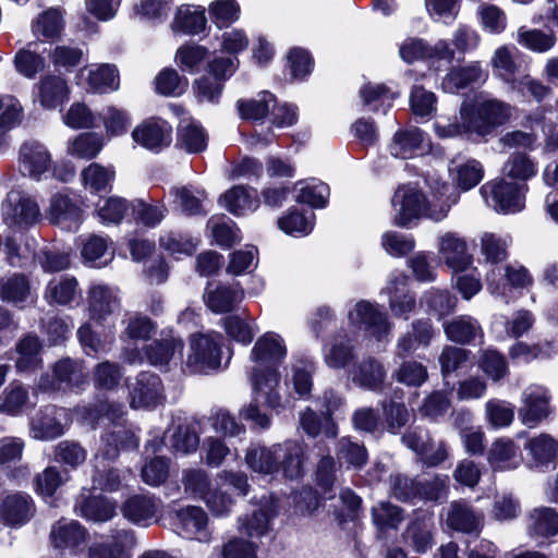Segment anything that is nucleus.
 Masks as SVG:
<instances>
[{"label":"nucleus","instance_id":"10","mask_svg":"<svg viewBox=\"0 0 558 558\" xmlns=\"http://www.w3.org/2000/svg\"><path fill=\"white\" fill-rule=\"evenodd\" d=\"M550 396L542 386H530L522 395V407L519 409V417L523 425L534 428L550 414Z\"/></svg>","mask_w":558,"mask_h":558},{"label":"nucleus","instance_id":"51","mask_svg":"<svg viewBox=\"0 0 558 558\" xmlns=\"http://www.w3.org/2000/svg\"><path fill=\"white\" fill-rule=\"evenodd\" d=\"M86 459L87 450L77 441L62 440L53 448V460L71 469H77Z\"/></svg>","mask_w":558,"mask_h":558},{"label":"nucleus","instance_id":"34","mask_svg":"<svg viewBox=\"0 0 558 558\" xmlns=\"http://www.w3.org/2000/svg\"><path fill=\"white\" fill-rule=\"evenodd\" d=\"M527 532L532 537H550L558 533V512L549 507H538L530 511Z\"/></svg>","mask_w":558,"mask_h":558},{"label":"nucleus","instance_id":"16","mask_svg":"<svg viewBox=\"0 0 558 558\" xmlns=\"http://www.w3.org/2000/svg\"><path fill=\"white\" fill-rule=\"evenodd\" d=\"M132 137L135 143L147 149L159 150L170 145L172 128L163 120L149 119L133 130Z\"/></svg>","mask_w":558,"mask_h":558},{"label":"nucleus","instance_id":"4","mask_svg":"<svg viewBox=\"0 0 558 558\" xmlns=\"http://www.w3.org/2000/svg\"><path fill=\"white\" fill-rule=\"evenodd\" d=\"M222 337L218 332L193 333L190 337V349L186 366L193 373H208L220 366Z\"/></svg>","mask_w":558,"mask_h":558},{"label":"nucleus","instance_id":"18","mask_svg":"<svg viewBox=\"0 0 558 558\" xmlns=\"http://www.w3.org/2000/svg\"><path fill=\"white\" fill-rule=\"evenodd\" d=\"M177 531L186 538L209 542L208 515L201 507L189 506L177 512Z\"/></svg>","mask_w":558,"mask_h":558},{"label":"nucleus","instance_id":"59","mask_svg":"<svg viewBox=\"0 0 558 558\" xmlns=\"http://www.w3.org/2000/svg\"><path fill=\"white\" fill-rule=\"evenodd\" d=\"M314 218L315 215L312 211L305 214L291 210L278 220V227L288 234L305 235L313 230Z\"/></svg>","mask_w":558,"mask_h":558},{"label":"nucleus","instance_id":"46","mask_svg":"<svg viewBox=\"0 0 558 558\" xmlns=\"http://www.w3.org/2000/svg\"><path fill=\"white\" fill-rule=\"evenodd\" d=\"M64 23L61 13L56 9H49L33 22V34L44 40H56L60 37Z\"/></svg>","mask_w":558,"mask_h":558},{"label":"nucleus","instance_id":"57","mask_svg":"<svg viewBox=\"0 0 558 558\" xmlns=\"http://www.w3.org/2000/svg\"><path fill=\"white\" fill-rule=\"evenodd\" d=\"M485 416L493 428L508 427L514 418V408L507 401L490 399L485 404Z\"/></svg>","mask_w":558,"mask_h":558},{"label":"nucleus","instance_id":"30","mask_svg":"<svg viewBox=\"0 0 558 558\" xmlns=\"http://www.w3.org/2000/svg\"><path fill=\"white\" fill-rule=\"evenodd\" d=\"M445 522L448 527L462 532H478L483 524V515L475 512L463 501H453L446 512Z\"/></svg>","mask_w":558,"mask_h":558},{"label":"nucleus","instance_id":"32","mask_svg":"<svg viewBox=\"0 0 558 558\" xmlns=\"http://www.w3.org/2000/svg\"><path fill=\"white\" fill-rule=\"evenodd\" d=\"M184 343L182 339L178 337H167L160 340H155L145 347V356L147 361L156 366L163 367L168 366L171 361L180 357Z\"/></svg>","mask_w":558,"mask_h":558},{"label":"nucleus","instance_id":"1","mask_svg":"<svg viewBox=\"0 0 558 558\" xmlns=\"http://www.w3.org/2000/svg\"><path fill=\"white\" fill-rule=\"evenodd\" d=\"M512 114L509 104L496 98H468L460 106L459 116L452 121H437L434 124L440 138L487 136L507 123Z\"/></svg>","mask_w":558,"mask_h":558},{"label":"nucleus","instance_id":"48","mask_svg":"<svg viewBox=\"0 0 558 558\" xmlns=\"http://www.w3.org/2000/svg\"><path fill=\"white\" fill-rule=\"evenodd\" d=\"M76 511L87 520L106 522L116 514V505L102 497H88L77 504Z\"/></svg>","mask_w":558,"mask_h":558},{"label":"nucleus","instance_id":"63","mask_svg":"<svg viewBox=\"0 0 558 558\" xmlns=\"http://www.w3.org/2000/svg\"><path fill=\"white\" fill-rule=\"evenodd\" d=\"M397 381L405 386L420 387L428 378L426 366L416 361L403 362L393 374Z\"/></svg>","mask_w":558,"mask_h":558},{"label":"nucleus","instance_id":"55","mask_svg":"<svg viewBox=\"0 0 558 558\" xmlns=\"http://www.w3.org/2000/svg\"><path fill=\"white\" fill-rule=\"evenodd\" d=\"M490 64L496 76L510 83L511 86L514 84V75L518 72L519 65L509 47L501 46L497 48L493 53Z\"/></svg>","mask_w":558,"mask_h":558},{"label":"nucleus","instance_id":"45","mask_svg":"<svg viewBox=\"0 0 558 558\" xmlns=\"http://www.w3.org/2000/svg\"><path fill=\"white\" fill-rule=\"evenodd\" d=\"M444 327L447 337L453 342L469 343L476 336L482 335L478 322L468 315L456 317Z\"/></svg>","mask_w":558,"mask_h":558},{"label":"nucleus","instance_id":"44","mask_svg":"<svg viewBox=\"0 0 558 558\" xmlns=\"http://www.w3.org/2000/svg\"><path fill=\"white\" fill-rule=\"evenodd\" d=\"M236 106L242 119L260 121L270 113L271 107L275 106V96L269 92H262L256 98L238 100Z\"/></svg>","mask_w":558,"mask_h":558},{"label":"nucleus","instance_id":"41","mask_svg":"<svg viewBox=\"0 0 558 558\" xmlns=\"http://www.w3.org/2000/svg\"><path fill=\"white\" fill-rule=\"evenodd\" d=\"M43 345L37 336L27 335L16 344L17 359L15 367L17 372L35 369L41 363Z\"/></svg>","mask_w":558,"mask_h":558},{"label":"nucleus","instance_id":"39","mask_svg":"<svg viewBox=\"0 0 558 558\" xmlns=\"http://www.w3.org/2000/svg\"><path fill=\"white\" fill-rule=\"evenodd\" d=\"M407 278L402 275L390 280L386 291L389 295V306L396 316H405L415 307V299L405 289Z\"/></svg>","mask_w":558,"mask_h":558},{"label":"nucleus","instance_id":"50","mask_svg":"<svg viewBox=\"0 0 558 558\" xmlns=\"http://www.w3.org/2000/svg\"><path fill=\"white\" fill-rule=\"evenodd\" d=\"M101 441L102 445L98 454L106 460H114L119 456L121 448L137 447V440L134 435L123 428L106 433Z\"/></svg>","mask_w":558,"mask_h":558},{"label":"nucleus","instance_id":"3","mask_svg":"<svg viewBox=\"0 0 558 558\" xmlns=\"http://www.w3.org/2000/svg\"><path fill=\"white\" fill-rule=\"evenodd\" d=\"M395 223L405 227L413 219L426 217L439 221L447 216L449 205L445 202L433 204L427 201L421 189L413 183L402 184L397 187L391 198Z\"/></svg>","mask_w":558,"mask_h":558},{"label":"nucleus","instance_id":"49","mask_svg":"<svg viewBox=\"0 0 558 558\" xmlns=\"http://www.w3.org/2000/svg\"><path fill=\"white\" fill-rule=\"evenodd\" d=\"M87 70V84L95 93H107L119 87V75L109 64L92 65Z\"/></svg>","mask_w":558,"mask_h":558},{"label":"nucleus","instance_id":"33","mask_svg":"<svg viewBox=\"0 0 558 558\" xmlns=\"http://www.w3.org/2000/svg\"><path fill=\"white\" fill-rule=\"evenodd\" d=\"M87 302L90 316L104 319L119 307V300L114 291L106 284H92L87 292Z\"/></svg>","mask_w":558,"mask_h":558},{"label":"nucleus","instance_id":"35","mask_svg":"<svg viewBox=\"0 0 558 558\" xmlns=\"http://www.w3.org/2000/svg\"><path fill=\"white\" fill-rule=\"evenodd\" d=\"M219 202L221 206L236 216L255 210L259 206V202L256 197V191H248L246 187L241 185L233 186L228 190L220 196Z\"/></svg>","mask_w":558,"mask_h":558},{"label":"nucleus","instance_id":"38","mask_svg":"<svg viewBox=\"0 0 558 558\" xmlns=\"http://www.w3.org/2000/svg\"><path fill=\"white\" fill-rule=\"evenodd\" d=\"M277 444L271 447H256L247 450L246 464L252 471L265 475L279 472V457Z\"/></svg>","mask_w":558,"mask_h":558},{"label":"nucleus","instance_id":"47","mask_svg":"<svg viewBox=\"0 0 558 558\" xmlns=\"http://www.w3.org/2000/svg\"><path fill=\"white\" fill-rule=\"evenodd\" d=\"M505 177L519 182H525L537 173L536 163L525 153L511 154L501 169Z\"/></svg>","mask_w":558,"mask_h":558},{"label":"nucleus","instance_id":"9","mask_svg":"<svg viewBox=\"0 0 558 558\" xmlns=\"http://www.w3.org/2000/svg\"><path fill=\"white\" fill-rule=\"evenodd\" d=\"M349 320L352 326L364 329L377 340H383L391 329L387 315L366 301L355 304L349 312Z\"/></svg>","mask_w":558,"mask_h":558},{"label":"nucleus","instance_id":"21","mask_svg":"<svg viewBox=\"0 0 558 558\" xmlns=\"http://www.w3.org/2000/svg\"><path fill=\"white\" fill-rule=\"evenodd\" d=\"M488 73L478 62H471L463 66L452 68L442 78L441 87L446 93L456 94L477 83L487 80Z\"/></svg>","mask_w":558,"mask_h":558},{"label":"nucleus","instance_id":"36","mask_svg":"<svg viewBox=\"0 0 558 558\" xmlns=\"http://www.w3.org/2000/svg\"><path fill=\"white\" fill-rule=\"evenodd\" d=\"M207 19L202 8L192 9L190 5H181L175 11L171 29L174 33L196 35L205 29Z\"/></svg>","mask_w":558,"mask_h":558},{"label":"nucleus","instance_id":"11","mask_svg":"<svg viewBox=\"0 0 558 558\" xmlns=\"http://www.w3.org/2000/svg\"><path fill=\"white\" fill-rule=\"evenodd\" d=\"M47 219L68 231H76L83 221V209L68 195L56 193L46 210Z\"/></svg>","mask_w":558,"mask_h":558},{"label":"nucleus","instance_id":"24","mask_svg":"<svg viewBox=\"0 0 558 558\" xmlns=\"http://www.w3.org/2000/svg\"><path fill=\"white\" fill-rule=\"evenodd\" d=\"M135 544L134 534L128 530L114 531L109 539L95 542L87 549V558H128L125 548Z\"/></svg>","mask_w":558,"mask_h":558},{"label":"nucleus","instance_id":"5","mask_svg":"<svg viewBox=\"0 0 558 558\" xmlns=\"http://www.w3.org/2000/svg\"><path fill=\"white\" fill-rule=\"evenodd\" d=\"M524 184L496 179L482 185L480 191L486 204L495 210L515 213L524 207Z\"/></svg>","mask_w":558,"mask_h":558},{"label":"nucleus","instance_id":"7","mask_svg":"<svg viewBox=\"0 0 558 558\" xmlns=\"http://www.w3.org/2000/svg\"><path fill=\"white\" fill-rule=\"evenodd\" d=\"M437 256L439 264L453 272L465 271L473 264L465 239L454 232H446L437 239Z\"/></svg>","mask_w":558,"mask_h":558},{"label":"nucleus","instance_id":"42","mask_svg":"<svg viewBox=\"0 0 558 558\" xmlns=\"http://www.w3.org/2000/svg\"><path fill=\"white\" fill-rule=\"evenodd\" d=\"M352 380L361 387L377 390L381 387L386 369L374 359H368L359 364L351 374Z\"/></svg>","mask_w":558,"mask_h":558},{"label":"nucleus","instance_id":"23","mask_svg":"<svg viewBox=\"0 0 558 558\" xmlns=\"http://www.w3.org/2000/svg\"><path fill=\"white\" fill-rule=\"evenodd\" d=\"M203 298L213 313L223 314L233 311L240 304L244 298V291L238 286H208Z\"/></svg>","mask_w":558,"mask_h":558},{"label":"nucleus","instance_id":"52","mask_svg":"<svg viewBox=\"0 0 558 558\" xmlns=\"http://www.w3.org/2000/svg\"><path fill=\"white\" fill-rule=\"evenodd\" d=\"M525 448L534 461L541 464L549 463L558 456V440L545 433L531 438Z\"/></svg>","mask_w":558,"mask_h":558},{"label":"nucleus","instance_id":"60","mask_svg":"<svg viewBox=\"0 0 558 558\" xmlns=\"http://www.w3.org/2000/svg\"><path fill=\"white\" fill-rule=\"evenodd\" d=\"M65 472L57 466H47L35 477V490L44 497H51L66 481Z\"/></svg>","mask_w":558,"mask_h":558},{"label":"nucleus","instance_id":"19","mask_svg":"<svg viewBox=\"0 0 558 558\" xmlns=\"http://www.w3.org/2000/svg\"><path fill=\"white\" fill-rule=\"evenodd\" d=\"M522 460L520 447L506 437L495 439L487 452L488 464L495 471L514 470L521 465Z\"/></svg>","mask_w":558,"mask_h":558},{"label":"nucleus","instance_id":"2","mask_svg":"<svg viewBox=\"0 0 558 558\" xmlns=\"http://www.w3.org/2000/svg\"><path fill=\"white\" fill-rule=\"evenodd\" d=\"M286 355L284 341L275 332H266L260 336L251 351V360L255 363L253 367L255 401L263 400L270 409L282 407V399L277 389L279 373L276 366L283 361Z\"/></svg>","mask_w":558,"mask_h":558},{"label":"nucleus","instance_id":"54","mask_svg":"<svg viewBox=\"0 0 558 558\" xmlns=\"http://www.w3.org/2000/svg\"><path fill=\"white\" fill-rule=\"evenodd\" d=\"M179 143L189 153H199L207 146V134L194 121H182L179 126Z\"/></svg>","mask_w":558,"mask_h":558},{"label":"nucleus","instance_id":"13","mask_svg":"<svg viewBox=\"0 0 558 558\" xmlns=\"http://www.w3.org/2000/svg\"><path fill=\"white\" fill-rule=\"evenodd\" d=\"M402 442L416 452L428 465H438L448 458L445 441L435 442L424 429H410L402 437Z\"/></svg>","mask_w":558,"mask_h":558},{"label":"nucleus","instance_id":"37","mask_svg":"<svg viewBox=\"0 0 558 558\" xmlns=\"http://www.w3.org/2000/svg\"><path fill=\"white\" fill-rule=\"evenodd\" d=\"M29 402V392L20 381H11L0 393V413L19 416Z\"/></svg>","mask_w":558,"mask_h":558},{"label":"nucleus","instance_id":"53","mask_svg":"<svg viewBox=\"0 0 558 558\" xmlns=\"http://www.w3.org/2000/svg\"><path fill=\"white\" fill-rule=\"evenodd\" d=\"M114 169L93 162L81 173L83 185L92 192L105 191L114 179Z\"/></svg>","mask_w":558,"mask_h":558},{"label":"nucleus","instance_id":"62","mask_svg":"<svg viewBox=\"0 0 558 558\" xmlns=\"http://www.w3.org/2000/svg\"><path fill=\"white\" fill-rule=\"evenodd\" d=\"M96 121L94 112L83 102H73L63 116L64 124L74 130L93 129Z\"/></svg>","mask_w":558,"mask_h":558},{"label":"nucleus","instance_id":"12","mask_svg":"<svg viewBox=\"0 0 558 558\" xmlns=\"http://www.w3.org/2000/svg\"><path fill=\"white\" fill-rule=\"evenodd\" d=\"M35 504L25 493H12L0 497V522L10 527L26 524L35 514Z\"/></svg>","mask_w":558,"mask_h":558},{"label":"nucleus","instance_id":"17","mask_svg":"<svg viewBox=\"0 0 558 558\" xmlns=\"http://www.w3.org/2000/svg\"><path fill=\"white\" fill-rule=\"evenodd\" d=\"M64 412L63 409L54 407L39 410L31 420V436L36 440H52L61 437L65 432L64 425L60 422Z\"/></svg>","mask_w":558,"mask_h":558},{"label":"nucleus","instance_id":"28","mask_svg":"<svg viewBox=\"0 0 558 558\" xmlns=\"http://www.w3.org/2000/svg\"><path fill=\"white\" fill-rule=\"evenodd\" d=\"M81 296L78 281L72 276L54 277L46 284L44 299L49 305L66 306Z\"/></svg>","mask_w":558,"mask_h":558},{"label":"nucleus","instance_id":"43","mask_svg":"<svg viewBox=\"0 0 558 558\" xmlns=\"http://www.w3.org/2000/svg\"><path fill=\"white\" fill-rule=\"evenodd\" d=\"M515 40L523 48L537 53L547 52L556 45V36L554 34L525 26L517 29Z\"/></svg>","mask_w":558,"mask_h":558},{"label":"nucleus","instance_id":"6","mask_svg":"<svg viewBox=\"0 0 558 558\" xmlns=\"http://www.w3.org/2000/svg\"><path fill=\"white\" fill-rule=\"evenodd\" d=\"M2 217L9 227L28 228L40 220L41 213L38 203L29 195L11 191L2 204Z\"/></svg>","mask_w":558,"mask_h":558},{"label":"nucleus","instance_id":"58","mask_svg":"<svg viewBox=\"0 0 558 558\" xmlns=\"http://www.w3.org/2000/svg\"><path fill=\"white\" fill-rule=\"evenodd\" d=\"M1 298L4 301L22 304L28 300L33 301L31 286L27 278L23 275H15L9 278L1 288Z\"/></svg>","mask_w":558,"mask_h":558},{"label":"nucleus","instance_id":"25","mask_svg":"<svg viewBox=\"0 0 558 558\" xmlns=\"http://www.w3.org/2000/svg\"><path fill=\"white\" fill-rule=\"evenodd\" d=\"M160 502L149 495H133L121 507L125 519L135 523L148 525L157 517Z\"/></svg>","mask_w":558,"mask_h":558},{"label":"nucleus","instance_id":"29","mask_svg":"<svg viewBox=\"0 0 558 558\" xmlns=\"http://www.w3.org/2000/svg\"><path fill=\"white\" fill-rule=\"evenodd\" d=\"M70 97V87L64 78L47 75L37 84L36 98L45 109H56Z\"/></svg>","mask_w":558,"mask_h":558},{"label":"nucleus","instance_id":"20","mask_svg":"<svg viewBox=\"0 0 558 558\" xmlns=\"http://www.w3.org/2000/svg\"><path fill=\"white\" fill-rule=\"evenodd\" d=\"M279 472L289 480H299L304 475L305 447L298 440H287L277 444Z\"/></svg>","mask_w":558,"mask_h":558},{"label":"nucleus","instance_id":"14","mask_svg":"<svg viewBox=\"0 0 558 558\" xmlns=\"http://www.w3.org/2000/svg\"><path fill=\"white\" fill-rule=\"evenodd\" d=\"M52 158L48 148L36 141L25 142L19 151V170L34 180H40L41 175L51 167Z\"/></svg>","mask_w":558,"mask_h":558},{"label":"nucleus","instance_id":"27","mask_svg":"<svg viewBox=\"0 0 558 558\" xmlns=\"http://www.w3.org/2000/svg\"><path fill=\"white\" fill-rule=\"evenodd\" d=\"M448 171L452 181L463 191L476 186L484 177L483 165L472 158H453L449 162Z\"/></svg>","mask_w":558,"mask_h":558},{"label":"nucleus","instance_id":"40","mask_svg":"<svg viewBox=\"0 0 558 558\" xmlns=\"http://www.w3.org/2000/svg\"><path fill=\"white\" fill-rule=\"evenodd\" d=\"M104 145L101 134L82 133L68 142L66 153L74 158L90 160L98 156Z\"/></svg>","mask_w":558,"mask_h":558},{"label":"nucleus","instance_id":"31","mask_svg":"<svg viewBox=\"0 0 558 558\" xmlns=\"http://www.w3.org/2000/svg\"><path fill=\"white\" fill-rule=\"evenodd\" d=\"M435 526L432 517L416 518L409 523L403 539L417 554L426 553L434 545Z\"/></svg>","mask_w":558,"mask_h":558},{"label":"nucleus","instance_id":"22","mask_svg":"<svg viewBox=\"0 0 558 558\" xmlns=\"http://www.w3.org/2000/svg\"><path fill=\"white\" fill-rule=\"evenodd\" d=\"M86 539V529L76 521L61 519L51 526L50 542L59 550H74Z\"/></svg>","mask_w":558,"mask_h":558},{"label":"nucleus","instance_id":"64","mask_svg":"<svg viewBox=\"0 0 558 558\" xmlns=\"http://www.w3.org/2000/svg\"><path fill=\"white\" fill-rule=\"evenodd\" d=\"M258 545L239 536L230 538L221 547L222 558H257Z\"/></svg>","mask_w":558,"mask_h":558},{"label":"nucleus","instance_id":"61","mask_svg":"<svg viewBox=\"0 0 558 558\" xmlns=\"http://www.w3.org/2000/svg\"><path fill=\"white\" fill-rule=\"evenodd\" d=\"M107 251V240L98 235H92L84 242L81 254L86 265L102 267L108 263V258H106Z\"/></svg>","mask_w":558,"mask_h":558},{"label":"nucleus","instance_id":"56","mask_svg":"<svg viewBox=\"0 0 558 558\" xmlns=\"http://www.w3.org/2000/svg\"><path fill=\"white\" fill-rule=\"evenodd\" d=\"M353 359V347L347 338H335V340L324 349V360L329 367H345Z\"/></svg>","mask_w":558,"mask_h":558},{"label":"nucleus","instance_id":"26","mask_svg":"<svg viewBox=\"0 0 558 558\" xmlns=\"http://www.w3.org/2000/svg\"><path fill=\"white\" fill-rule=\"evenodd\" d=\"M427 148L425 134L417 128L396 132L389 144L390 154L403 159L423 154Z\"/></svg>","mask_w":558,"mask_h":558},{"label":"nucleus","instance_id":"15","mask_svg":"<svg viewBox=\"0 0 558 558\" xmlns=\"http://www.w3.org/2000/svg\"><path fill=\"white\" fill-rule=\"evenodd\" d=\"M276 515L270 500L263 498L258 505L252 507L238 518L236 529L248 537H262L268 533L270 521Z\"/></svg>","mask_w":558,"mask_h":558},{"label":"nucleus","instance_id":"8","mask_svg":"<svg viewBox=\"0 0 558 558\" xmlns=\"http://www.w3.org/2000/svg\"><path fill=\"white\" fill-rule=\"evenodd\" d=\"M163 399V385L154 373L142 372L130 385V404L134 409H153Z\"/></svg>","mask_w":558,"mask_h":558}]
</instances>
